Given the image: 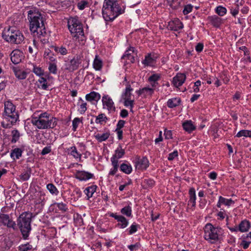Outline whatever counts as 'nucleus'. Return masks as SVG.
Wrapping results in <instances>:
<instances>
[{
  "mask_svg": "<svg viewBox=\"0 0 251 251\" xmlns=\"http://www.w3.org/2000/svg\"><path fill=\"white\" fill-rule=\"evenodd\" d=\"M65 66V70H68L71 72L74 71L73 67H72V66L71 65V63L70 62V61L66 62Z\"/></svg>",
  "mask_w": 251,
  "mask_h": 251,
  "instance_id": "58",
  "label": "nucleus"
},
{
  "mask_svg": "<svg viewBox=\"0 0 251 251\" xmlns=\"http://www.w3.org/2000/svg\"><path fill=\"white\" fill-rule=\"evenodd\" d=\"M87 4V2L85 1H82L78 3L77 6L80 10H83Z\"/></svg>",
  "mask_w": 251,
  "mask_h": 251,
  "instance_id": "62",
  "label": "nucleus"
},
{
  "mask_svg": "<svg viewBox=\"0 0 251 251\" xmlns=\"http://www.w3.org/2000/svg\"><path fill=\"white\" fill-rule=\"evenodd\" d=\"M183 129L187 132L190 133L195 130L196 126L193 124L191 120L186 121L182 124Z\"/></svg>",
  "mask_w": 251,
  "mask_h": 251,
  "instance_id": "19",
  "label": "nucleus"
},
{
  "mask_svg": "<svg viewBox=\"0 0 251 251\" xmlns=\"http://www.w3.org/2000/svg\"><path fill=\"white\" fill-rule=\"evenodd\" d=\"M51 151L50 147H45L41 152V154L44 155L50 153Z\"/></svg>",
  "mask_w": 251,
  "mask_h": 251,
  "instance_id": "60",
  "label": "nucleus"
},
{
  "mask_svg": "<svg viewBox=\"0 0 251 251\" xmlns=\"http://www.w3.org/2000/svg\"><path fill=\"white\" fill-rule=\"evenodd\" d=\"M0 223L6 225L8 227H12L14 229H15V223L7 214H0Z\"/></svg>",
  "mask_w": 251,
  "mask_h": 251,
  "instance_id": "9",
  "label": "nucleus"
},
{
  "mask_svg": "<svg viewBox=\"0 0 251 251\" xmlns=\"http://www.w3.org/2000/svg\"><path fill=\"white\" fill-rule=\"evenodd\" d=\"M39 83L41 85V88L43 90H47L48 88L47 80L45 77H40L38 80Z\"/></svg>",
  "mask_w": 251,
  "mask_h": 251,
  "instance_id": "39",
  "label": "nucleus"
},
{
  "mask_svg": "<svg viewBox=\"0 0 251 251\" xmlns=\"http://www.w3.org/2000/svg\"><path fill=\"white\" fill-rule=\"evenodd\" d=\"M216 12L219 16H223L226 13V9L224 7L218 6L216 9Z\"/></svg>",
  "mask_w": 251,
  "mask_h": 251,
  "instance_id": "42",
  "label": "nucleus"
},
{
  "mask_svg": "<svg viewBox=\"0 0 251 251\" xmlns=\"http://www.w3.org/2000/svg\"><path fill=\"white\" fill-rule=\"evenodd\" d=\"M125 121L123 120H120L118 121V124L116 126V129H118V130L121 129L124 126L125 124Z\"/></svg>",
  "mask_w": 251,
  "mask_h": 251,
  "instance_id": "57",
  "label": "nucleus"
},
{
  "mask_svg": "<svg viewBox=\"0 0 251 251\" xmlns=\"http://www.w3.org/2000/svg\"><path fill=\"white\" fill-rule=\"evenodd\" d=\"M124 105L126 106H130L131 109L133 108L134 105V100H131V99H124Z\"/></svg>",
  "mask_w": 251,
  "mask_h": 251,
  "instance_id": "49",
  "label": "nucleus"
},
{
  "mask_svg": "<svg viewBox=\"0 0 251 251\" xmlns=\"http://www.w3.org/2000/svg\"><path fill=\"white\" fill-rule=\"evenodd\" d=\"M118 159L115 158L114 157L112 156L111 161L112 162V165L113 166V167H118Z\"/></svg>",
  "mask_w": 251,
  "mask_h": 251,
  "instance_id": "61",
  "label": "nucleus"
},
{
  "mask_svg": "<svg viewBox=\"0 0 251 251\" xmlns=\"http://www.w3.org/2000/svg\"><path fill=\"white\" fill-rule=\"evenodd\" d=\"M110 136V133L108 132L103 133H97L95 134V138L99 142H102L106 140Z\"/></svg>",
  "mask_w": 251,
  "mask_h": 251,
  "instance_id": "25",
  "label": "nucleus"
},
{
  "mask_svg": "<svg viewBox=\"0 0 251 251\" xmlns=\"http://www.w3.org/2000/svg\"><path fill=\"white\" fill-rule=\"evenodd\" d=\"M134 51V48L132 47H130L128 50H127L125 54L122 57V59L127 58L129 62L133 63L135 61V58L133 55L131 54V52L133 53Z\"/></svg>",
  "mask_w": 251,
  "mask_h": 251,
  "instance_id": "15",
  "label": "nucleus"
},
{
  "mask_svg": "<svg viewBox=\"0 0 251 251\" xmlns=\"http://www.w3.org/2000/svg\"><path fill=\"white\" fill-rule=\"evenodd\" d=\"M236 136L237 137H240L242 136L251 137V131L248 130H241L237 133Z\"/></svg>",
  "mask_w": 251,
  "mask_h": 251,
  "instance_id": "35",
  "label": "nucleus"
},
{
  "mask_svg": "<svg viewBox=\"0 0 251 251\" xmlns=\"http://www.w3.org/2000/svg\"><path fill=\"white\" fill-rule=\"evenodd\" d=\"M138 96H142L143 98H146L151 97L154 93V89L149 87H144L142 89H140L136 91Z\"/></svg>",
  "mask_w": 251,
  "mask_h": 251,
  "instance_id": "11",
  "label": "nucleus"
},
{
  "mask_svg": "<svg viewBox=\"0 0 251 251\" xmlns=\"http://www.w3.org/2000/svg\"><path fill=\"white\" fill-rule=\"evenodd\" d=\"M102 67V61L98 55H96L93 62V67L96 70H100Z\"/></svg>",
  "mask_w": 251,
  "mask_h": 251,
  "instance_id": "26",
  "label": "nucleus"
},
{
  "mask_svg": "<svg viewBox=\"0 0 251 251\" xmlns=\"http://www.w3.org/2000/svg\"><path fill=\"white\" fill-rule=\"evenodd\" d=\"M177 151H175L173 152L169 153L168 159L170 161L173 160L177 156Z\"/></svg>",
  "mask_w": 251,
  "mask_h": 251,
  "instance_id": "56",
  "label": "nucleus"
},
{
  "mask_svg": "<svg viewBox=\"0 0 251 251\" xmlns=\"http://www.w3.org/2000/svg\"><path fill=\"white\" fill-rule=\"evenodd\" d=\"M56 51L60 53L62 55H66L68 53L67 50L66 48L64 47H61L60 48H56L55 49Z\"/></svg>",
  "mask_w": 251,
  "mask_h": 251,
  "instance_id": "53",
  "label": "nucleus"
},
{
  "mask_svg": "<svg viewBox=\"0 0 251 251\" xmlns=\"http://www.w3.org/2000/svg\"><path fill=\"white\" fill-rule=\"evenodd\" d=\"M203 48V45L202 43H199L196 46V50L197 51L200 52H201Z\"/></svg>",
  "mask_w": 251,
  "mask_h": 251,
  "instance_id": "64",
  "label": "nucleus"
},
{
  "mask_svg": "<svg viewBox=\"0 0 251 251\" xmlns=\"http://www.w3.org/2000/svg\"><path fill=\"white\" fill-rule=\"evenodd\" d=\"M181 102L180 98H173L169 99L167 101V106L170 108H174L178 106Z\"/></svg>",
  "mask_w": 251,
  "mask_h": 251,
  "instance_id": "24",
  "label": "nucleus"
},
{
  "mask_svg": "<svg viewBox=\"0 0 251 251\" xmlns=\"http://www.w3.org/2000/svg\"><path fill=\"white\" fill-rule=\"evenodd\" d=\"M220 202H222V204L227 206H230L231 204L234 203V201L231 199H226L222 196L220 197Z\"/></svg>",
  "mask_w": 251,
  "mask_h": 251,
  "instance_id": "38",
  "label": "nucleus"
},
{
  "mask_svg": "<svg viewBox=\"0 0 251 251\" xmlns=\"http://www.w3.org/2000/svg\"><path fill=\"white\" fill-rule=\"evenodd\" d=\"M204 238L206 240H219V236L222 233V229L220 227H214L212 224H207L204 228Z\"/></svg>",
  "mask_w": 251,
  "mask_h": 251,
  "instance_id": "6",
  "label": "nucleus"
},
{
  "mask_svg": "<svg viewBox=\"0 0 251 251\" xmlns=\"http://www.w3.org/2000/svg\"><path fill=\"white\" fill-rule=\"evenodd\" d=\"M24 41V37L23 34L19 31H17V44H21Z\"/></svg>",
  "mask_w": 251,
  "mask_h": 251,
  "instance_id": "51",
  "label": "nucleus"
},
{
  "mask_svg": "<svg viewBox=\"0 0 251 251\" xmlns=\"http://www.w3.org/2000/svg\"><path fill=\"white\" fill-rule=\"evenodd\" d=\"M193 6L191 4H187L184 6L183 10L184 15H187L192 11Z\"/></svg>",
  "mask_w": 251,
  "mask_h": 251,
  "instance_id": "50",
  "label": "nucleus"
},
{
  "mask_svg": "<svg viewBox=\"0 0 251 251\" xmlns=\"http://www.w3.org/2000/svg\"><path fill=\"white\" fill-rule=\"evenodd\" d=\"M136 168L139 170L146 169L149 166V161L147 157L138 159L136 162Z\"/></svg>",
  "mask_w": 251,
  "mask_h": 251,
  "instance_id": "14",
  "label": "nucleus"
},
{
  "mask_svg": "<svg viewBox=\"0 0 251 251\" xmlns=\"http://www.w3.org/2000/svg\"><path fill=\"white\" fill-rule=\"evenodd\" d=\"M70 62L71 63V65L74 70L75 71L77 70L81 63V61H80V56L79 55H76L71 59L70 61Z\"/></svg>",
  "mask_w": 251,
  "mask_h": 251,
  "instance_id": "20",
  "label": "nucleus"
},
{
  "mask_svg": "<svg viewBox=\"0 0 251 251\" xmlns=\"http://www.w3.org/2000/svg\"><path fill=\"white\" fill-rule=\"evenodd\" d=\"M93 176V174L84 171H77L75 175V178L80 181L88 180Z\"/></svg>",
  "mask_w": 251,
  "mask_h": 251,
  "instance_id": "10",
  "label": "nucleus"
},
{
  "mask_svg": "<svg viewBox=\"0 0 251 251\" xmlns=\"http://www.w3.org/2000/svg\"><path fill=\"white\" fill-rule=\"evenodd\" d=\"M250 227V222L247 220H244L242 221L238 226L239 231L241 232H247L249 230Z\"/></svg>",
  "mask_w": 251,
  "mask_h": 251,
  "instance_id": "16",
  "label": "nucleus"
},
{
  "mask_svg": "<svg viewBox=\"0 0 251 251\" xmlns=\"http://www.w3.org/2000/svg\"><path fill=\"white\" fill-rule=\"evenodd\" d=\"M208 19L210 22L211 24L215 27H218L220 26L222 23V19L216 15L209 16Z\"/></svg>",
  "mask_w": 251,
  "mask_h": 251,
  "instance_id": "17",
  "label": "nucleus"
},
{
  "mask_svg": "<svg viewBox=\"0 0 251 251\" xmlns=\"http://www.w3.org/2000/svg\"><path fill=\"white\" fill-rule=\"evenodd\" d=\"M131 207L129 205L124 207L121 210V213L127 217L131 216Z\"/></svg>",
  "mask_w": 251,
  "mask_h": 251,
  "instance_id": "37",
  "label": "nucleus"
},
{
  "mask_svg": "<svg viewBox=\"0 0 251 251\" xmlns=\"http://www.w3.org/2000/svg\"><path fill=\"white\" fill-rule=\"evenodd\" d=\"M81 122L78 118H75L73 121V129L75 131L78 127L79 123Z\"/></svg>",
  "mask_w": 251,
  "mask_h": 251,
  "instance_id": "52",
  "label": "nucleus"
},
{
  "mask_svg": "<svg viewBox=\"0 0 251 251\" xmlns=\"http://www.w3.org/2000/svg\"><path fill=\"white\" fill-rule=\"evenodd\" d=\"M155 62V59L151 53L145 56V59L142 61V63L146 66H151Z\"/></svg>",
  "mask_w": 251,
  "mask_h": 251,
  "instance_id": "22",
  "label": "nucleus"
},
{
  "mask_svg": "<svg viewBox=\"0 0 251 251\" xmlns=\"http://www.w3.org/2000/svg\"><path fill=\"white\" fill-rule=\"evenodd\" d=\"M164 135L165 138L167 139L172 138V134L171 130H167V129H165L164 131Z\"/></svg>",
  "mask_w": 251,
  "mask_h": 251,
  "instance_id": "59",
  "label": "nucleus"
},
{
  "mask_svg": "<svg viewBox=\"0 0 251 251\" xmlns=\"http://www.w3.org/2000/svg\"><path fill=\"white\" fill-rule=\"evenodd\" d=\"M16 108L11 102L7 101L4 103V112L5 115L8 118H10L11 121V124L12 125H14L16 123V118H15V111Z\"/></svg>",
  "mask_w": 251,
  "mask_h": 251,
  "instance_id": "7",
  "label": "nucleus"
},
{
  "mask_svg": "<svg viewBox=\"0 0 251 251\" xmlns=\"http://www.w3.org/2000/svg\"><path fill=\"white\" fill-rule=\"evenodd\" d=\"M18 249L20 251H27L31 250L32 246L27 243L19 246Z\"/></svg>",
  "mask_w": 251,
  "mask_h": 251,
  "instance_id": "43",
  "label": "nucleus"
},
{
  "mask_svg": "<svg viewBox=\"0 0 251 251\" xmlns=\"http://www.w3.org/2000/svg\"><path fill=\"white\" fill-rule=\"evenodd\" d=\"M160 78V76L157 74H153L151 75L148 79V80L151 82H155L157 81V80H159Z\"/></svg>",
  "mask_w": 251,
  "mask_h": 251,
  "instance_id": "54",
  "label": "nucleus"
},
{
  "mask_svg": "<svg viewBox=\"0 0 251 251\" xmlns=\"http://www.w3.org/2000/svg\"><path fill=\"white\" fill-rule=\"evenodd\" d=\"M97 186L96 185H92L86 188L84 192L87 196V199L91 198L93 196V194L95 192Z\"/></svg>",
  "mask_w": 251,
  "mask_h": 251,
  "instance_id": "27",
  "label": "nucleus"
},
{
  "mask_svg": "<svg viewBox=\"0 0 251 251\" xmlns=\"http://www.w3.org/2000/svg\"><path fill=\"white\" fill-rule=\"evenodd\" d=\"M107 118L105 116L104 114H100L97 117L96 119V123L97 124H102V122H106Z\"/></svg>",
  "mask_w": 251,
  "mask_h": 251,
  "instance_id": "36",
  "label": "nucleus"
},
{
  "mask_svg": "<svg viewBox=\"0 0 251 251\" xmlns=\"http://www.w3.org/2000/svg\"><path fill=\"white\" fill-rule=\"evenodd\" d=\"M139 226L135 223H133L129 227V234H132L137 231L138 227Z\"/></svg>",
  "mask_w": 251,
  "mask_h": 251,
  "instance_id": "47",
  "label": "nucleus"
},
{
  "mask_svg": "<svg viewBox=\"0 0 251 251\" xmlns=\"http://www.w3.org/2000/svg\"><path fill=\"white\" fill-rule=\"evenodd\" d=\"M49 70L50 73L55 75L57 74V66L55 63H50Z\"/></svg>",
  "mask_w": 251,
  "mask_h": 251,
  "instance_id": "45",
  "label": "nucleus"
},
{
  "mask_svg": "<svg viewBox=\"0 0 251 251\" xmlns=\"http://www.w3.org/2000/svg\"><path fill=\"white\" fill-rule=\"evenodd\" d=\"M140 244L138 243H136L134 245H130L128 246V248L130 250V251H133L134 249H137L139 248Z\"/></svg>",
  "mask_w": 251,
  "mask_h": 251,
  "instance_id": "63",
  "label": "nucleus"
},
{
  "mask_svg": "<svg viewBox=\"0 0 251 251\" xmlns=\"http://www.w3.org/2000/svg\"><path fill=\"white\" fill-rule=\"evenodd\" d=\"M10 59L13 63V65L10 64V68L13 70V72L16 75V67L14 66V65L16 64V52H15V50L12 51V52L10 54Z\"/></svg>",
  "mask_w": 251,
  "mask_h": 251,
  "instance_id": "33",
  "label": "nucleus"
},
{
  "mask_svg": "<svg viewBox=\"0 0 251 251\" xmlns=\"http://www.w3.org/2000/svg\"><path fill=\"white\" fill-rule=\"evenodd\" d=\"M125 154V150L123 149L121 146L118 148L115 151V154L113 156L117 159L121 158Z\"/></svg>",
  "mask_w": 251,
  "mask_h": 251,
  "instance_id": "31",
  "label": "nucleus"
},
{
  "mask_svg": "<svg viewBox=\"0 0 251 251\" xmlns=\"http://www.w3.org/2000/svg\"><path fill=\"white\" fill-rule=\"evenodd\" d=\"M68 27L74 38L75 39L83 40L84 36L82 25L77 18H70L68 21Z\"/></svg>",
  "mask_w": 251,
  "mask_h": 251,
  "instance_id": "5",
  "label": "nucleus"
},
{
  "mask_svg": "<svg viewBox=\"0 0 251 251\" xmlns=\"http://www.w3.org/2000/svg\"><path fill=\"white\" fill-rule=\"evenodd\" d=\"M167 28L171 30L178 31L183 28V25L178 19H176L169 22Z\"/></svg>",
  "mask_w": 251,
  "mask_h": 251,
  "instance_id": "12",
  "label": "nucleus"
},
{
  "mask_svg": "<svg viewBox=\"0 0 251 251\" xmlns=\"http://www.w3.org/2000/svg\"><path fill=\"white\" fill-rule=\"evenodd\" d=\"M71 154L75 158H79L80 159L81 154L77 152L75 147L74 146L71 148Z\"/></svg>",
  "mask_w": 251,
  "mask_h": 251,
  "instance_id": "40",
  "label": "nucleus"
},
{
  "mask_svg": "<svg viewBox=\"0 0 251 251\" xmlns=\"http://www.w3.org/2000/svg\"><path fill=\"white\" fill-rule=\"evenodd\" d=\"M27 73L25 71H20L17 70V78L19 79H24L26 77Z\"/></svg>",
  "mask_w": 251,
  "mask_h": 251,
  "instance_id": "44",
  "label": "nucleus"
},
{
  "mask_svg": "<svg viewBox=\"0 0 251 251\" xmlns=\"http://www.w3.org/2000/svg\"><path fill=\"white\" fill-rule=\"evenodd\" d=\"M190 196L189 201H196V196L195 194V190L194 188H191L189 191Z\"/></svg>",
  "mask_w": 251,
  "mask_h": 251,
  "instance_id": "48",
  "label": "nucleus"
},
{
  "mask_svg": "<svg viewBox=\"0 0 251 251\" xmlns=\"http://www.w3.org/2000/svg\"><path fill=\"white\" fill-rule=\"evenodd\" d=\"M78 101L79 102H82V103L79 105L80 113L81 114H84L85 112L87 110V103L84 102V100L81 98H79Z\"/></svg>",
  "mask_w": 251,
  "mask_h": 251,
  "instance_id": "41",
  "label": "nucleus"
},
{
  "mask_svg": "<svg viewBox=\"0 0 251 251\" xmlns=\"http://www.w3.org/2000/svg\"><path fill=\"white\" fill-rule=\"evenodd\" d=\"M24 47L26 48V46H23V48L21 49H19L20 47L18 46V48H17V64L22 62V60L25 59V55L23 52V50H25Z\"/></svg>",
  "mask_w": 251,
  "mask_h": 251,
  "instance_id": "21",
  "label": "nucleus"
},
{
  "mask_svg": "<svg viewBox=\"0 0 251 251\" xmlns=\"http://www.w3.org/2000/svg\"><path fill=\"white\" fill-rule=\"evenodd\" d=\"M31 170L30 168H27L26 170L20 175V179L23 181H25L28 179L31 174Z\"/></svg>",
  "mask_w": 251,
  "mask_h": 251,
  "instance_id": "32",
  "label": "nucleus"
},
{
  "mask_svg": "<svg viewBox=\"0 0 251 251\" xmlns=\"http://www.w3.org/2000/svg\"><path fill=\"white\" fill-rule=\"evenodd\" d=\"M47 188L50 192L52 194L57 195L59 193L56 187L52 184L49 183L47 185Z\"/></svg>",
  "mask_w": 251,
  "mask_h": 251,
  "instance_id": "34",
  "label": "nucleus"
},
{
  "mask_svg": "<svg viewBox=\"0 0 251 251\" xmlns=\"http://www.w3.org/2000/svg\"><path fill=\"white\" fill-rule=\"evenodd\" d=\"M32 218V213L24 212L19 217L18 226L22 234L23 238L25 240L28 239L31 227L30 223Z\"/></svg>",
  "mask_w": 251,
  "mask_h": 251,
  "instance_id": "4",
  "label": "nucleus"
},
{
  "mask_svg": "<svg viewBox=\"0 0 251 251\" xmlns=\"http://www.w3.org/2000/svg\"><path fill=\"white\" fill-rule=\"evenodd\" d=\"M120 170L126 174H129L132 172V167L130 165L123 163L121 165Z\"/></svg>",
  "mask_w": 251,
  "mask_h": 251,
  "instance_id": "30",
  "label": "nucleus"
},
{
  "mask_svg": "<svg viewBox=\"0 0 251 251\" xmlns=\"http://www.w3.org/2000/svg\"><path fill=\"white\" fill-rule=\"evenodd\" d=\"M117 221L119 222L117 224V226L121 228L126 227L128 224V220L122 215H121L120 219H119Z\"/></svg>",
  "mask_w": 251,
  "mask_h": 251,
  "instance_id": "28",
  "label": "nucleus"
},
{
  "mask_svg": "<svg viewBox=\"0 0 251 251\" xmlns=\"http://www.w3.org/2000/svg\"><path fill=\"white\" fill-rule=\"evenodd\" d=\"M102 102L103 106H106L109 112H114L115 111L114 102L108 95H104L102 97Z\"/></svg>",
  "mask_w": 251,
  "mask_h": 251,
  "instance_id": "8",
  "label": "nucleus"
},
{
  "mask_svg": "<svg viewBox=\"0 0 251 251\" xmlns=\"http://www.w3.org/2000/svg\"><path fill=\"white\" fill-rule=\"evenodd\" d=\"M33 72L38 76H41L44 75V71L41 68L38 67L34 66Z\"/></svg>",
  "mask_w": 251,
  "mask_h": 251,
  "instance_id": "46",
  "label": "nucleus"
},
{
  "mask_svg": "<svg viewBox=\"0 0 251 251\" xmlns=\"http://www.w3.org/2000/svg\"><path fill=\"white\" fill-rule=\"evenodd\" d=\"M31 123L39 129L53 128L57 125V119L50 117L49 114L45 112L41 114L38 117H33Z\"/></svg>",
  "mask_w": 251,
  "mask_h": 251,
  "instance_id": "3",
  "label": "nucleus"
},
{
  "mask_svg": "<svg viewBox=\"0 0 251 251\" xmlns=\"http://www.w3.org/2000/svg\"><path fill=\"white\" fill-rule=\"evenodd\" d=\"M133 89L131 87L129 82L126 84L125 92L123 95V99H131V93Z\"/></svg>",
  "mask_w": 251,
  "mask_h": 251,
  "instance_id": "29",
  "label": "nucleus"
},
{
  "mask_svg": "<svg viewBox=\"0 0 251 251\" xmlns=\"http://www.w3.org/2000/svg\"><path fill=\"white\" fill-rule=\"evenodd\" d=\"M2 37L6 41L13 43H16V38L13 34L9 35L8 31H4L2 33Z\"/></svg>",
  "mask_w": 251,
  "mask_h": 251,
  "instance_id": "23",
  "label": "nucleus"
},
{
  "mask_svg": "<svg viewBox=\"0 0 251 251\" xmlns=\"http://www.w3.org/2000/svg\"><path fill=\"white\" fill-rule=\"evenodd\" d=\"M85 98L87 100L89 101L93 100L98 101L100 99V95L99 93L93 91L87 94Z\"/></svg>",
  "mask_w": 251,
  "mask_h": 251,
  "instance_id": "18",
  "label": "nucleus"
},
{
  "mask_svg": "<svg viewBox=\"0 0 251 251\" xmlns=\"http://www.w3.org/2000/svg\"><path fill=\"white\" fill-rule=\"evenodd\" d=\"M186 76L184 74H177L173 79V83L176 87L181 86L184 82Z\"/></svg>",
  "mask_w": 251,
  "mask_h": 251,
  "instance_id": "13",
  "label": "nucleus"
},
{
  "mask_svg": "<svg viewBox=\"0 0 251 251\" xmlns=\"http://www.w3.org/2000/svg\"><path fill=\"white\" fill-rule=\"evenodd\" d=\"M57 204V207L59 210H61L63 212H66L68 208L67 207V205L66 204L63 203V202L58 203Z\"/></svg>",
  "mask_w": 251,
  "mask_h": 251,
  "instance_id": "55",
  "label": "nucleus"
},
{
  "mask_svg": "<svg viewBox=\"0 0 251 251\" xmlns=\"http://www.w3.org/2000/svg\"><path fill=\"white\" fill-rule=\"evenodd\" d=\"M102 12L106 21H112L125 12V8L120 7L117 0H104Z\"/></svg>",
  "mask_w": 251,
  "mask_h": 251,
  "instance_id": "2",
  "label": "nucleus"
},
{
  "mask_svg": "<svg viewBox=\"0 0 251 251\" xmlns=\"http://www.w3.org/2000/svg\"><path fill=\"white\" fill-rule=\"evenodd\" d=\"M27 14L30 30L33 36L37 38L45 36L47 33L41 13L37 8L33 7L27 11Z\"/></svg>",
  "mask_w": 251,
  "mask_h": 251,
  "instance_id": "1",
  "label": "nucleus"
}]
</instances>
